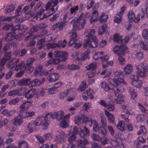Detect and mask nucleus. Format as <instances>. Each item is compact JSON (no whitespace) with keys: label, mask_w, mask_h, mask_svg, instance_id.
<instances>
[{"label":"nucleus","mask_w":148,"mask_h":148,"mask_svg":"<svg viewBox=\"0 0 148 148\" xmlns=\"http://www.w3.org/2000/svg\"><path fill=\"white\" fill-rule=\"evenodd\" d=\"M98 16V13L96 10L93 11L91 14V16L90 19V22L92 23L98 20L97 17Z\"/></svg>","instance_id":"obj_20"},{"label":"nucleus","mask_w":148,"mask_h":148,"mask_svg":"<svg viewBox=\"0 0 148 148\" xmlns=\"http://www.w3.org/2000/svg\"><path fill=\"white\" fill-rule=\"evenodd\" d=\"M142 35L145 39H148V30L144 29L142 32Z\"/></svg>","instance_id":"obj_64"},{"label":"nucleus","mask_w":148,"mask_h":148,"mask_svg":"<svg viewBox=\"0 0 148 148\" xmlns=\"http://www.w3.org/2000/svg\"><path fill=\"white\" fill-rule=\"evenodd\" d=\"M94 123V125L93 126V130L95 132H97L98 131V129L99 127L98 126V123L95 120H94V121L92 122Z\"/></svg>","instance_id":"obj_60"},{"label":"nucleus","mask_w":148,"mask_h":148,"mask_svg":"<svg viewBox=\"0 0 148 148\" xmlns=\"http://www.w3.org/2000/svg\"><path fill=\"white\" fill-rule=\"evenodd\" d=\"M30 106V105L29 103V102L28 101H27L25 102H24L22 104L20 105V110H23L28 109L29 108Z\"/></svg>","instance_id":"obj_31"},{"label":"nucleus","mask_w":148,"mask_h":148,"mask_svg":"<svg viewBox=\"0 0 148 148\" xmlns=\"http://www.w3.org/2000/svg\"><path fill=\"white\" fill-rule=\"evenodd\" d=\"M25 65V63L23 61H22L20 62L19 60L17 59L13 63L9 62L7 65V67L8 68L12 69L14 68L15 70L17 71L23 68Z\"/></svg>","instance_id":"obj_4"},{"label":"nucleus","mask_w":148,"mask_h":148,"mask_svg":"<svg viewBox=\"0 0 148 148\" xmlns=\"http://www.w3.org/2000/svg\"><path fill=\"white\" fill-rule=\"evenodd\" d=\"M14 34H15V33L10 32L8 33L5 38V40L6 41H10L14 40L15 38Z\"/></svg>","instance_id":"obj_29"},{"label":"nucleus","mask_w":148,"mask_h":148,"mask_svg":"<svg viewBox=\"0 0 148 148\" xmlns=\"http://www.w3.org/2000/svg\"><path fill=\"white\" fill-rule=\"evenodd\" d=\"M66 41L65 39H64L63 41H60L58 43V47H64L66 45Z\"/></svg>","instance_id":"obj_61"},{"label":"nucleus","mask_w":148,"mask_h":148,"mask_svg":"<svg viewBox=\"0 0 148 148\" xmlns=\"http://www.w3.org/2000/svg\"><path fill=\"white\" fill-rule=\"evenodd\" d=\"M101 87L106 91H108L110 89L112 90V89L110 88L108 84L105 81L101 82Z\"/></svg>","instance_id":"obj_34"},{"label":"nucleus","mask_w":148,"mask_h":148,"mask_svg":"<svg viewBox=\"0 0 148 148\" xmlns=\"http://www.w3.org/2000/svg\"><path fill=\"white\" fill-rule=\"evenodd\" d=\"M49 115L47 114L45 116L39 117L36 119L35 122L33 121L29 123L27 128L25 130V132L28 134L32 132L35 129V127L41 125L43 129L47 128L48 125Z\"/></svg>","instance_id":"obj_1"},{"label":"nucleus","mask_w":148,"mask_h":148,"mask_svg":"<svg viewBox=\"0 0 148 148\" xmlns=\"http://www.w3.org/2000/svg\"><path fill=\"white\" fill-rule=\"evenodd\" d=\"M73 91V89H69L66 91H64L61 93L60 94L59 98L62 99H64L66 98L67 96L71 94V92Z\"/></svg>","instance_id":"obj_18"},{"label":"nucleus","mask_w":148,"mask_h":148,"mask_svg":"<svg viewBox=\"0 0 148 148\" xmlns=\"http://www.w3.org/2000/svg\"><path fill=\"white\" fill-rule=\"evenodd\" d=\"M59 133L58 138H61L62 140H64L67 136V134L62 131H59L58 132Z\"/></svg>","instance_id":"obj_45"},{"label":"nucleus","mask_w":148,"mask_h":148,"mask_svg":"<svg viewBox=\"0 0 148 148\" xmlns=\"http://www.w3.org/2000/svg\"><path fill=\"white\" fill-rule=\"evenodd\" d=\"M77 142L78 146L80 148H86V145L89 144L88 140L85 138L82 139H79Z\"/></svg>","instance_id":"obj_11"},{"label":"nucleus","mask_w":148,"mask_h":148,"mask_svg":"<svg viewBox=\"0 0 148 148\" xmlns=\"http://www.w3.org/2000/svg\"><path fill=\"white\" fill-rule=\"evenodd\" d=\"M122 17L121 16L116 14L114 17V22L118 24L120 23L122 21Z\"/></svg>","instance_id":"obj_42"},{"label":"nucleus","mask_w":148,"mask_h":148,"mask_svg":"<svg viewBox=\"0 0 148 148\" xmlns=\"http://www.w3.org/2000/svg\"><path fill=\"white\" fill-rule=\"evenodd\" d=\"M82 122V120L81 117L77 116L76 117L75 120V123L76 124H77L78 125H83Z\"/></svg>","instance_id":"obj_49"},{"label":"nucleus","mask_w":148,"mask_h":148,"mask_svg":"<svg viewBox=\"0 0 148 148\" xmlns=\"http://www.w3.org/2000/svg\"><path fill=\"white\" fill-rule=\"evenodd\" d=\"M124 123H125L123 121H120L118 123L116 127L120 130L124 131Z\"/></svg>","instance_id":"obj_32"},{"label":"nucleus","mask_w":148,"mask_h":148,"mask_svg":"<svg viewBox=\"0 0 148 148\" xmlns=\"http://www.w3.org/2000/svg\"><path fill=\"white\" fill-rule=\"evenodd\" d=\"M30 79L29 78H23L20 80L18 82V84L21 86H26L29 84Z\"/></svg>","instance_id":"obj_23"},{"label":"nucleus","mask_w":148,"mask_h":148,"mask_svg":"<svg viewBox=\"0 0 148 148\" xmlns=\"http://www.w3.org/2000/svg\"><path fill=\"white\" fill-rule=\"evenodd\" d=\"M42 67L41 65H37L35 69V72H34V75H37L38 74H40L42 69Z\"/></svg>","instance_id":"obj_33"},{"label":"nucleus","mask_w":148,"mask_h":148,"mask_svg":"<svg viewBox=\"0 0 148 148\" xmlns=\"http://www.w3.org/2000/svg\"><path fill=\"white\" fill-rule=\"evenodd\" d=\"M69 141L70 143H72V142L75 140L76 136L73 134H69Z\"/></svg>","instance_id":"obj_58"},{"label":"nucleus","mask_w":148,"mask_h":148,"mask_svg":"<svg viewBox=\"0 0 148 148\" xmlns=\"http://www.w3.org/2000/svg\"><path fill=\"white\" fill-rule=\"evenodd\" d=\"M122 36H118L115 35L114 36L113 40L114 41L118 43L121 44L122 39Z\"/></svg>","instance_id":"obj_44"},{"label":"nucleus","mask_w":148,"mask_h":148,"mask_svg":"<svg viewBox=\"0 0 148 148\" xmlns=\"http://www.w3.org/2000/svg\"><path fill=\"white\" fill-rule=\"evenodd\" d=\"M28 148V144L24 140L20 141L19 142V148Z\"/></svg>","instance_id":"obj_43"},{"label":"nucleus","mask_w":148,"mask_h":148,"mask_svg":"<svg viewBox=\"0 0 148 148\" xmlns=\"http://www.w3.org/2000/svg\"><path fill=\"white\" fill-rule=\"evenodd\" d=\"M71 115L70 114H67L61 120L60 126L62 128H66L69 126V119Z\"/></svg>","instance_id":"obj_12"},{"label":"nucleus","mask_w":148,"mask_h":148,"mask_svg":"<svg viewBox=\"0 0 148 148\" xmlns=\"http://www.w3.org/2000/svg\"><path fill=\"white\" fill-rule=\"evenodd\" d=\"M119 49L120 53L121 54H123L125 52H126L127 50V49L126 46L122 44L119 46Z\"/></svg>","instance_id":"obj_46"},{"label":"nucleus","mask_w":148,"mask_h":148,"mask_svg":"<svg viewBox=\"0 0 148 148\" xmlns=\"http://www.w3.org/2000/svg\"><path fill=\"white\" fill-rule=\"evenodd\" d=\"M87 87L86 81H83L80 86L78 88V90L80 91H82Z\"/></svg>","instance_id":"obj_36"},{"label":"nucleus","mask_w":148,"mask_h":148,"mask_svg":"<svg viewBox=\"0 0 148 148\" xmlns=\"http://www.w3.org/2000/svg\"><path fill=\"white\" fill-rule=\"evenodd\" d=\"M58 91V89L54 87H53L49 89L48 92L49 94H53L56 92H57Z\"/></svg>","instance_id":"obj_63"},{"label":"nucleus","mask_w":148,"mask_h":148,"mask_svg":"<svg viewBox=\"0 0 148 148\" xmlns=\"http://www.w3.org/2000/svg\"><path fill=\"white\" fill-rule=\"evenodd\" d=\"M98 42L97 38H93L90 40L85 39L83 44V47L84 48L88 47L89 48H95L97 46Z\"/></svg>","instance_id":"obj_6"},{"label":"nucleus","mask_w":148,"mask_h":148,"mask_svg":"<svg viewBox=\"0 0 148 148\" xmlns=\"http://www.w3.org/2000/svg\"><path fill=\"white\" fill-rule=\"evenodd\" d=\"M145 12L143 9H141V11L137 15L136 17L135 23H137L140 20V17L142 18H144L145 16Z\"/></svg>","instance_id":"obj_24"},{"label":"nucleus","mask_w":148,"mask_h":148,"mask_svg":"<svg viewBox=\"0 0 148 148\" xmlns=\"http://www.w3.org/2000/svg\"><path fill=\"white\" fill-rule=\"evenodd\" d=\"M108 26L106 25H103V26L99 27L98 32L99 34L101 35L103 34L107 30Z\"/></svg>","instance_id":"obj_27"},{"label":"nucleus","mask_w":148,"mask_h":148,"mask_svg":"<svg viewBox=\"0 0 148 148\" xmlns=\"http://www.w3.org/2000/svg\"><path fill=\"white\" fill-rule=\"evenodd\" d=\"M112 80L117 85V86L114 87L112 89V91L114 92V95L117 97L114 100V102L117 104H121L124 102V100L123 99V95L120 93L121 90V83H123V84H126V83L124 81V79L121 78H119L117 80L114 79Z\"/></svg>","instance_id":"obj_2"},{"label":"nucleus","mask_w":148,"mask_h":148,"mask_svg":"<svg viewBox=\"0 0 148 148\" xmlns=\"http://www.w3.org/2000/svg\"><path fill=\"white\" fill-rule=\"evenodd\" d=\"M103 55L102 52H97L95 53L93 58L95 60H98L101 59V56Z\"/></svg>","instance_id":"obj_35"},{"label":"nucleus","mask_w":148,"mask_h":148,"mask_svg":"<svg viewBox=\"0 0 148 148\" xmlns=\"http://www.w3.org/2000/svg\"><path fill=\"white\" fill-rule=\"evenodd\" d=\"M110 143L112 146L115 147H116L119 145V143L117 140H112V139H110L109 140Z\"/></svg>","instance_id":"obj_54"},{"label":"nucleus","mask_w":148,"mask_h":148,"mask_svg":"<svg viewBox=\"0 0 148 148\" xmlns=\"http://www.w3.org/2000/svg\"><path fill=\"white\" fill-rule=\"evenodd\" d=\"M80 131L79 134L82 137L86 136H88L90 135V132L89 129L86 127L85 125H83V126L80 127Z\"/></svg>","instance_id":"obj_10"},{"label":"nucleus","mask_w":148,"mask_h":148,"mask_svg":"<svg viewBox=\"0 0 148 148\" xmlns=\"http://www.w3.org/2000/svg\"><path fill=\"white\" fill-rule=\"evenodd\" d=\"M25 69L28 73H30L33 71L34 68L32 65L25 64Z\"/></svg>","instance_id":"obj_53"},{"label":"nucleus","mask_w":148,"mask_h":148,"mask_svg":"<svg viewBox=\"0 0 148 148\" xmlns=\"http://www.w3.org/2000/svg\"><path fill=\"white\" fill-rule=\"evenodd\" d=\"M27 112L23 110H21L18 112V114L19 117L21 118H27Z\"/></svg>","instance_id":"obj_37"},{"label":"nucleus","mask_w":148,"mask_h":148,"mask_svg":"<svg viewBox=\"0 0 148 148\" xmlns=\"http://www.w3.org/2000/svg\"><path fill=\"white\" fill-rule=\"evenodd\" d=\"M53 54L56 57H61L62 58V62H63L66 60L68 55L67 52L60 51H55Z\"/></svg>","instance_id":"obj_9"},{"label":"nucleus","mask_w":148,"mask_h":148,"mask_svg":"<svg viewBox=\"0 0 148 148\" xmlns=\"http://www.w3.org/2000/svg\"><path fill=\"white\" fill-rule=\"evenodd\" d=\"M97 65L96 62H93V63L90 64L88 66H86V68L88 70L90 69H94L96 67Z\"/></svg>","instance_id":"obj_56"},{"label":"nucleus","mask_w":148,"mask_h":148,"mask_svg":"<svg viewBox=\"0 0 148 148\" xmlns=\"http://www.w3.org/2000/svg\"><path fill=\"white\" fill-rule=\"evenodd\" d=\"M14 6L13 5L7 6L5 10V13H7L12 12L14 10Z\"/></svg>","instance_id":"obj_50"},{"label":"nucleus","mask_w":148,"mask_h":148,"mask_svg":"<svg viewBox=\"0 0 148 148\" xmlns=\"http://www.w3.org/2000/svg\"><path fill=\"white\" fill-rule=\"evenodd\" d=\"M108 18V15L105 13H103L99 17V20L100 22L102 23L106 22Z\"/></svg>","instance_id":"obj_28"},{"label":"nucleus","mask_w":148,"mask_h":148,"mask_svg":"<svg viewBox=\"0 0 148 148\" xmlns=\"http://www.w3.org/2000/svg\"><path fill=\"white\" fill-rule=\"evenodd\" d=\"M91 107V104L88 102H86L84 103L83 106L84 109L86 111H88Z\"/></svg>","instance_id":"obj_51"},{"label":"nucleus","mask_w":148,"mask_h":148,"mask_svg":"<svg viewBox=\"0 0 148 148\" xmlns=\"http://www.w3.org/2000/svg\"><path fill=\"white\" fill-rule=\"evenodd\" d=\"M95 32V31L94 29L88 30L87 32L85 33V35L88 39L87 40H90L93 39V38H96L95 36H94Z\"/></svg>","instance_id":"obj_17"},{"label":"nucleus","mask_w":148,"mask_h":148,"mask_svg":"<svg viewBox=\"0 0 148 148\" xmlns=\"http://www.w3.org/2000/svg\"><path fill=\"white\" fill-rule=\"evenodd\" d=\"M8 120L7 118L4 119L3 121H0V129L8 123Z\"/></svg>","instance_id":"obj_62"},{"label":"nucleus","mask_w":148,"mask_h":148,"mask_svg":"<svg viewBox=\"0 0 148 148\" xmlns=\"http://www.w3.org/2000/svg\"><path fill=\"white\" fill-rule=\"evenodd\" d=\"M77 36V34L75 33H73L70 36V40L68 42V45L70 46L74 44L77 40L76 38Z\"/></svg>","instance_id":"obj_15"},{"label":"nucleus","mask_w":148,"mask_h":148,"mask_svg":"<svg viewBox=\"0 0 148 148\" xmlns=\"http://www.w3.org/2000/svg\"><path fill=\"white\" fill-rule=\"evenodd\" d=\"M65 26L66 24L64 22L57 23L53 25V28L54 29H55L58 27L59 30H62L63 27Z\"/></svg>","instance_id":"obj_21"},{"label":"nucleus","mask_w":148,"mask_h":148,"mask_svg":"<svg viewBox=\"0 0 148 148\" xmlns=\"http://www.w3.org/2000/svg\"><path fill=\"white\" fill-rule=\"evenodd\" d=\"M132 84L133 86L136 87L137 88H139L142 86L143 83L141 81L138 80L136 81H133L132 82Z\"/></svg>","instance_id":"obj_38"},{"label":"nucleus","mask_w":148,"mask_h":148,"mask_svg":"<svg viewBox=\"0 0 148 148\" xmlns=\"http://www.w3.org/2000/svg\"><path fill=\"white\" fill-rule=\"evenodd\" d=\"M84 92L86 93V94L88 96L90 99H93V97L92 94L93 92L92 89H90L85 90Z\"/></svg>","instance_id":"obj_47"},{"label":"nucleus","mask_w":148,"mask_h":148,"mask_svg":"<svg viewBox=\"0 0 148 148\" xmlns=\"http://www.w3.org/2000/svg\"><path fill=\"white\" fill-rule=\"evenodd\" d=\"M83 15L84 13H82L77 18V20L74 23L73 25L74 30H80L84 27L85 23L84 20H83L82 19Z\"/></svg>","instance_id":"obj_5"},{"label":"nucleus","mask_w":148,"mask_h":148,"mask_svg":"<svg viewBox=\"0 0 148 148\" xmlns=\"http://www.w3.org/2000/svg\"><path fill=\"white\" fill-rule=\"evenodd\" d=\"M53 69H52L49 71H42L40 74V75H45V76H47L49 75H50L53 72Z\"/></svg>","instance_id":"obj_48"},{"label":"nucleus","mask_w":148,"mask_h":148,"mask_svg":"<svg viewBox=\"0 0 148 148\" xmlns=\"http://www.w3.org/2000/svg\"><path fill=\"white\" fill-rule=\"evenodd\" d=\"M128 92L130 94L131 97L133 99H134L137 97V93L135 91L133 88L130 87L128 88Z\"/></svg>","instance_id":"obj_30"},{"label":"nucleus","mask_w":148,"mask_h":148,"mask_svg":"<svg viewBox=\"0 0 148 148\" xmlns=\"http://www.w3.org/2000/svg\"><path fill=\"white\" fill-rule=\"evenodd\" d=\"M36 93V90L34 88L30 89L25 94V97L27 99H29L32 98Z\"/></svg>","instance_id":"obj_16"},{"label":"nucleus","mask_w":148,"mask_h":148,"mask_svg":"<svg viewBox=\"0 0 148 148\" xmlns=\"http://www.w3.org/2000/svg\"><path fill=\"white\" fill-rule=\"evenodd\" d=\"M133 67L131 64L127 65L124 68V71L127 75L130 74L133 71Z\"/></svg>","instance_id":"obj_22"},{"label":"nucleus","mask_w":148,"mask_h":148,"mask_svg":"<svg viewBox=\"0 0 148 148\" xmlns=\"http://www.w3.org/2000/svg\"><path fill=\"white\" fill-rule=\"evenodd\" d=\"M128 16V18L130 22H132L134 21L135 23L136 17H135V15L134 13L132 11L130 10L129 11Z\"/></svg>","instance_id":"obj_26"},{"label":"nucleus","mask_w":148,"mask_h":148,"mask_svg":"<svg viewBox=\"0 0 148 148\" xmlns=\"http://www.w3.org/2000/svg\"><path fill=\"white\" fill-rule=\"evenodd\" d=\"M59 79V74L52 73L47 77V79L50 82H53L58 80Z\"/></svg>","instance_id":"obj_14"},{"label":"nucleus","mask_w":148,"mask_h":148,"mask_svg":"<svg viewBox=\"0 0 148 148\" xmlns=\"http://www.w3.org/2000/svg\"><path fill=\"white\" fill-rule=\"evenodd\" d=\"M13 74L12 71L10 70L5 75V78L6 80H8L11 78Z\"/></svg>","instance_id":"obj_55"},{"label":"nucleus","mask_w":148,"mask_h":148,"mask_svg":"<svg viewBox=\"0 0 148 148\" xmlns=\"http://www.w3.org/2000/svg\"><path fill=\"white\" fill-rule=\"evenodd\" d=\"M58 0H55V1H54L53 0H50L48 2L45 6L46 10H48L51 6H52V8L50 9V10L51 12H54L51 15L47 16H46V17H48L56 12V11H55V9L54 8V7L56 6L58 4Z\"/></svg>","instance_id":"obj_8"},{"label":"nucleus","mask_w":148,"mask_h":148,"mask_svg":"<svg viewBox=\"0 0 148 148\" xmlns=\"http://www.w3.org/2000/svg\"><path fill=\"white\" fill-rule=\"evenodd\" d=\"M13 125L15 126H18L23 122V120L22 118L19 117H16L14 119Z\"/></svg>","instance_id":"obj_25"},{"label":"nucleus","mask_w":148,"mask_h":148,"mask_svg":"<svg viewBox=\"0 0 148 148\" xmlns=\"http://www.w3.org/2000/svg\"><path fill=\"white\" fill-rule=\"evenodd\" d=\"M98 130V131L97 132L102 135L103 136H106V130L104 127L102 126H100Z\"/></svg>","instance_id":"obj_41"},{"label":"nucleus","mask_w":148,"mask_h":148,"mask_svg":"<svg viewBox=\"0 0 148 148\" xmlns=\"http://www.w3.org/2000/svg\"><path fill=\"white\" fill-rule=\"evenodd\" d=\"M19 93V90H14L9 92L8 94L10 96L14 97Z\"/></svg>","instance_id":"obj_52"},{"label":"nucleus","mask_w":148,"mask_h":148,"mask_svg":"<svg viewBox=\"0 0 148 148\" xmlns=\"http://www.w3.org/2000/svg\"><path fill=\"white\" fill-rule=\"evenodd\" d=\"M91 136L92 139L94 140L99 141L101 140V138L98 135L94 133L91 134Z\"/></svg>","instance_id":"obj_59"},{"label":"nucleus","mask_w":148,"mask_h":148,"mask_svg":"<svg viewBox=\"0 0 148 148\" xmlns=\"http://www.w3.org/2000/svg\"><path fill=\"white\" fill-rule=\"evenodd\" d=\"M32 82L34 84L35 86H39L42 84V82L41 79H35L32 80Z\"/></svg>","instance_id":"obj_57"},{"label":"nucleus","mask_w":148,"mask_h":148,"mask_svg":"<svg viewBox=\"0 0 148 148\" xmlns=\"http://www.w3.org/2000/svg\"><path fill=\"white\" fill-rule=\"evenodd\" d=\"M79 6H76L74 7H72L70 9V14L71 16L70 17L72 18H74L72 20L73 21L75 18H76L77 16V14L76 11L79 9Z\"/></svg>","instance_id":"obj_13"},{"label":"nucleus","mask_w":148,"mask_h":148,"mask_svg":"<svg viewBox=\"0 0 148 148\" xmlns=\"http://www.w3.org/2000/svg\"><path fill=\"white\" fill-rule=\"evenodd\" d=\"M46 47L48 49L58 47V43H48L46 45Z\"/></svg>","instance_id":"obj_39"},{"label":"nucleus","mask_w":148,"mask_h":148,"mask_svg":"<svg viewBox=\"0 0 148 148\" xmlns=\"http://www.w3.org/2000/svg\"><path fill=\"white\" fill-rule=\"evenodd\" d=\"M1 113L4 115H5L8 117L12 116L13 115L12 111H9L7 109L4 110L2 111Z\"/></svg>","instance_id":"obj_40"},{"label":"nucleus","mask_w":148,"mask_h":148,"mask_svg":"<svg viewBox=\"0 0 148 148\" xmlns=\"http://www.w3.org/2000/svg\"><path fill=\"white\" fill-rule=\"evenodd\" d=\"M64 113L62 110H59L58 112H54L53 113H48L49 118L51 117L53 119H56L58 121H60L62 119L64 116Z\"/></svg>","instance_id":"obj_7"},{"label":"nucleus","mask_w":148,"mask_h":148,"mask_svg":"<svg viewBox=\"0 0 148 148\" xmlns=\"http://www.w3.org/2000/svg\"><path fill=\"white\" fill-rule=\"evenodd\" d=\"M136 74L138 77L145 78L147 76L148 72V64L145 62H141L136 66Z\"/></svg>","instance_id":"obj_3"},{"label":"nucleus","mask_w":148,"mask_h":148,"mask_svg":"<svg viewBox=\"0 0 148 148\" xmlns=\"http://www.w3.org/2000/svg\"><path fill=\"white\" fill-rule=\"evenodd\" d=\"M105 114L108 118V120L109 122L110 123H114L115 118L114 115L106 110L105 111Z\"/></svg>","instance_id":"obj_19"}]
</instances>
